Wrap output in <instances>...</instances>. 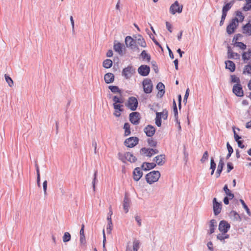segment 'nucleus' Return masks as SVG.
<instances>
[{
  "label": "nucleus",
  "instance_id": "f257e3e1",
  "mask_svg": "<svg viewBox=\"0 0 251 251\" xmlns=\"http://www.w3.org/2000/svg\"><path fill=\"white\" fill-rule=\"evenodd\" d=\"M160 176V173L158 171H153L146 176L147 182L150 184H152L158 181Z\"/></svg>",
  "mask_w": 251,
  "mask_h": 251
},
{
  "label": "nucleus",
  "instance_id": "f03ea898",
  "mask_svg": "<svg viewBox=\"0 0 251 251\" xmlns=\"http://www.w3.org/2000/svg\"><path fill=\"white\" fill-rule=\"evenodd\" d=\"M126 46L130 48L133 51H138L139 48L136 45V42L131 36H127L125 39Z\"/></svg>",
  "mask_w": 251,
  "mask_h": 251
},
{
  "label": "nucleus",
  "instance_id": "7ed1b4c3",
  "mask_svg": "<svg viewBox=\"0 0 251 251\" xmlns=\"http://www.w3.org/2000/svg\"><path fill=\"white\" fill-rule=\"evenodd\" d=\"M144 92L146 94H150L151 93L153 88V84L150 79H144L142 82Z\"/></svg>",
  "mask_w": 251,
  "mask_h": 251
},
{
  "label": "nucleus",
  "instance_id": "20e7f679",
  "mask_svg": "<svg viewBox=\"0 0 251 251\" xmlns=\"http://www.w3.org/2000/svg\"><path fill=\"white\" fill-rule=\"evenodd\" d=\"M159 152L158 150L156 149H150L143 148L140 150V153L142 155H145L148 157H151L155 154Z\"/></svg>",
  "mask_w": 251,
  "mask_h": 251
},
{
  "label": "nucleus",
  "instance_id": "39448f33",
  "mask_svg": "<svg viewBox=\"0 0 251 251\" xmlns=\"http://www.w3.org/2000/svg\"><path fill=\"white\" fill-rule=\"evenodd\" d=\"M239 21L238 19L235 17V18L233 19L226 27V32L228 34H231L234 32L235 29L236 28L238 25Z\"/></svg>",
  "mask_w": 251,
  "mask_h": 251
},
{
  "label": "nucleus",
  "instance_id": "423d86ee",
  "mask_svg": "<svg viewBox=\"0 0 251 251\" xmlns=\"http://www.w3.org/2000/svg\"><path fill=\"white\" fill-rule=\"evenodd\" d=\"M138 138L136 137H130L126 139L124 142V144L127 147L133 148L138 144Z\"/></svg>",
  "mask_w": 251,
  "mask_h": 251
},
{
  "label": "nucleus",
  "instance_id": "0eeeda50",
  "mask_svg": "<svg viewBox=\"0 0 251 251\" xmlns=\"http://www.w3.org/2000/svg\"><path fill=\"white\" fill-rule=\"evenodd\" d=\"M138 105L137 99L134 97H131L128 98L127 106L132 111H135Z\"/></svg>",
  "mask_w": 251,
  "mask_h": 251
},
{
  "label": "nucleus",
  "instance_id": "6e6552de",
  "mask_svg": "<svg viewBox=\"0 0 251 251\" xmlns=\"http://www.w3.org/2000/svg\"><path fill=\"white\" fill-rule=\"evenodd\" d=\"M230 227V224L225 220L220 221L218 229L221 232L226 233Z\"/></svg>",
  "mask_w": 251,
  "mask_h": 251
},
{
  "label": "nucleus",
  "instance_id": "1a4fd4ad",
  "mask_svg": "<svg viewBox=\"0 0 251 251\" xmlns=\"http://www.w3.org/2000/svg\"><path fill=\"white\" fill-rule=\"evenodd\" d=\"M134 73L135 69H134L131 66H128L127 67L123 69L122 72V75L126 79H128L131 77Z\"/></svg>",
  "mask_w": 251,
  "mask_h": 251
},
{
  "label": "nucleus",
  "instance_id": "9d476101",
  "mask_svg": "<svg viewBox=\"0 0 251 251\" xmlns=\"http://www.w3.org/2000/svg\"><path fill=\"white\" fill-rule=\"evenodd\" d=\"M129 121L133 125H137L139 124L140 120V113L137 112H133L129 114Z\"/></svg>",
  "mask_w": 251,
  "mask_h": 251
},
{
  "label": "nucleus",
  "instance_id": "9b49d317",
  "mask_svg": "<svg viewBox=\"0 0 251 251\" xmlns=\"http://www.w3.org/2000/svg\"><path fill=\"white\" fill-rule=\"evenodd\" d=\"M182 5H179L177 1H176L170 7V10L172 14L176 13H180L182 11Z\"/></svg>",
  "mask_w": 251,
  "mask_h": 251
},
{
  "label": "nucleus",
  "instance_id": "f8f14e48",
  "mask_svg": "<svg viewBox=\"0 0 251 251\" xmlns=\"http://www.w3.org/2000/svg\"><path fill=\"white\" fill-rule=\"evenodd\" d=\"M213 208L215 215H218L221 211L222 202H218L216 198H214L213 200Z\"/></svg>",
  "mask_w": 251,
  "mask_h": 251
},
{
  "label": "nucleus",
  "instance_id": "ddd939ff",
  "mask_svg": "<svg viewBox=\"0 0 251 251\" xmlns=\"http://www.w3.org/2000/svg\"><path fill=\"white\" fill-rule=\"evenodd\" d=\"M150 72V68L146 65H142L138 69V73L143 76H147Z\"/></svg>",
  "mask_w": 251,
  "mask_h": 251
},
{
  "label": "nucleus",
  "instance_id": "4468645a",
  "mask_svg": "<svg viewBox=\"0 0 251 251\" xmlns=\"http://www.w3.org/2000/svg\"><path fill=\"white\" fill-rule=\"evenodd\" d=\"M232 92L237 97H240L244 95L242 86L240 84H235L233 87Z\"/></svg>",
  "mask_w": 251,
  "mask_h": 251
},
{
  "label": "nucleus",
  "instance_id": "2eb2a0df",
  "mask_svg": "<svg viewBox=\"0 0 251 251\" xmlns=\"http://www.w3.org/2000/svg\"><path fill=\"white\" fill-rule=\"evenodd\" d=\"M217 226V223L216 220L212 219L209 223V229L207 231V234L210 235L213 233Z\"/></svg>",
  "mask_w": 251,
  "mask_h": 251
},
{
  "label": "nucleus",
  "instance_id": "dca6fc26",
  "mask_svg": "<svg viewBox=\"0 0 251 251\" xmlns=\"http://www.w3.org/2000/svg\"><path fill=\"white\" fill-rule=\"evenodd\" d=\"M146 135L148 137H152L155 133V129L151 125L147 126L144 129Z\"/></svg>",
  "mask_w": 251,
  "mask_h": 251
},
{
  "label": "nucleus",
  "instance_id": "f3484780",
  "mask_svg": "<svg viewBox=\"0 0 251 251\" xmlns=\"http://www.w3.org/2000/svg\"><path fill=\"white\" fill-rule=\"evenodd\" d=\"M133 179L135 181H137L139 180L143 176V172L139 167L136 168L133 172Z\"/></svg>",
  "mask_w": 251,
  "mask_h": 251
},
{
  "label": "nucleus",
  "instance_id": "a211bd4d",
  "mask_svg": "<svg viewBox=\"0 0 251 251\" xmlns=\"http://www.w3.org/2000/svg\"><path fill=\"white\" fill-rule=\"evenodd\" d=\"M153 161H155L158 165L162 166L165 162V155L164 154L157 155L154 158Z\"/></svg>",
  "mask_w": 251,
  "mask_h": 251
},
{
  "label": "nucleus",
  "instance_id": "6ab92c4d",
  "mask_svg": "<svg viewBox=\"0 0 251 251\" xmlns=\"http://www.w3.org/2000/svg\"><path fill=\"white\" fill-rule=\"evenodd\" d=\"M224 166V162L223 158H221L218 165V168L216 173V177L218 178L221 175V172L223 171V169Z\"/></svg>",
  "mask_w": 251,
  "mask_h": 251
},
{
  "label": "nucleus",
  "instance_id": "aec40b11",
  "mask_svg": "<svg viewBox=\"0 0 251 251\" xmlns=\"http://www.w3.org/2000/svg\"><path fill=\"white\" fill-rule=\"evenodd\" d=\"M229 216L231 220L233 221H240L241 220V218L239 214L234 210H232L230 212Z\"/></svg>",
  "mask_w": 251,
  "mask_h": 251
},
{
  "label": "nucleus",
  "instance_id": "412c9836",
  "mask_svg": "<svg viewBox=\"0 0 251 251\" xmlns=\"http://www.w3.org/2000/svg\"><path fill=\"white\" fill-rule=\"evenodd\" d=\"M243 33L249 36L251 35V21L243 26Z\"/></svg>",
  "mask_w": 251,
  "mask_h": 251
},
{
  "label": "nucleus",
  "instance_id": "4be33fe9",
  "mask_svg": "<svg viewBox=\"0 0 251 251\" xmlns=\"http://www.w3.org/2000/svg\"><path fill=\"white\" fill-rule=\"evenodd\" d=\"M104 79L107 84L112 83L114 80V75L112 73H107L104 76Z\"/></svg>",
  "mask_w": 251,
  "mask_h": 251
},
{
  "label": "nucleus",
  "instance_id": "5701e85b",
  "mask_svg": "<svg viewBox=\"0 0 251 251\" xmlns=\"http://www.w3.org/2000/svg\"><path fill=\"white\" fill-rule=\"evenodd\" d=\"M156 166V164L154 163L144 162L142 165V168L143 170L148 171L155 168Z\"/></svg>",
  "mask_w": 251,
  "mask_h": 251
},
{
  "label": "nucleus",
  "instance_id": "b1692460",
  "mask_svg": "<svg viewBox=\"0 0 251 251\" xmlns=\"http://www.w3.org/2000/svg\"><path fill=\"white\" fill-rule=\"evenodd\" d=\"M130 201V199L126 195L124 197V202H123V208L126 213H127L128 211V208L129 207Z\"/></svg>",
  "mask_w": 251,
  "mask_h": 251
},
{
  "label": "nucleus",
  "instance_id": "393cba45",
  "mask_svg": "<svg viewBox=\"0 0 251 251\" xmlns=\"http://www.w3.org/2000/svg\"><path fill=\"white\" fill-rule=\"evenodd\" d=\"M229 238V235L226 233L221 232L217 235V239L220 240L223 244L225 243V239Z\"/></svg>",
  "mask_w": 251,
  "mask_h": 251
},
{
  "label": "nucleus",
  "instance_id": "a878e982",
  "mask_svg": "<svg viewBox=\"0 0 251 251\" xmlns=\"http://www.w3.org/2000/svg\"><path fill=\"white\" fill-rule=\"evenodd\" d=\"M226 68L228 69L230 72H233L235 69V65L233 62L230 60L225 61Z\"/></svg>",
  "mask_w": 251,
  "mask_h": 251
},
{
  "label": "nucleus",
  "instance_id": "bb28decb",
  "mask_svg": "<svg viewBox=\"0 0 251 251\" xmlns=\"http://www.w3.org/2000/svg\"><path fill=\"white\" fill-rule=\"evenodd\" d=\"M136 43H137L139 45H140L141 47H143V48H145L146 47V42L144 40V39L143 38V37L140 35H138L136 37Z\"/></svg>",
  "mask_w": 251,
  "mask_h": 251
},
{
  "label": "nucleus",
  "instance_id": "cd10ccee",
  "mask_svg": "<svg viewBox=\"0 0 251 251\" xmlns=\"http://www.w3.org/2000/svg\"><path fill=\"white\" fill-rule=\"evenodd\" d=\"M251 58V50L249 49L247 51L244 52L242 54V59L244 63H247V61Z\"/></svg>",
  "mask_w": 251,
  "mask_h": 251
},
{
  "label": "nucleus",
  "instance_id": "c85d7f7f",
  "mask_svg": "<svg viewBox=\"0 0 251 251\" xmlns=\"http://www.w3.org/2000/svg\"><path fill=\"white\" fill-rule=\"evenodd\" d=\"M156 88L159 90L158 94L162 97L165 93V86L162 82H159L156 86Z\"/></svg>",
  "mask_w": 251,
  "mask_h": 251
},
{
  "label": "nucleus",
  "instance_id": "c756f323",
  "mask_svg": "<svg viewBox=\"0 0 251 251\" xmlns=\"http://www.w3.org/2000/svg\"><path fill=\"white\" fill-rule=\"evenodd\" d=\"M109 89L111 90V91L114 93V94H119L121 96L122 95V91L121 89H119V88L117 86H113V85H109L108 86Z\"/></svg>",
  "mask_w": 251,
  "mask_h": 251
},
{
  "label": "nucleus",
  "instance_id": "7c9ffc66",
  "mask_svg": "<svg viewBox=\"0 0 251 251\" xmlns=\"http://www.w3.org/2000/svg\"><path fill=\"white\" fill-rule=\"evenodd\" d=\"M126 160H128L131 163H134L137 160V158L132 153L127 152H126Z\"/></svg>",
  "mask_w": 251,
  "mask_h": 251
},
{
  "label": "nucleus",
  "instance_id": "2f4dec72",
  "mask_svg": "<svg viewBox=\"0 0 251 251\" xmlns=\"http://www.w3.org/2000/svg\"><path fill=\"white\" fill-rule=\"evenodd\" d=\"M123 45L120 43L115 44L114 45V50L115 51L118 52L120 54H123Z\"/></svg>",
  "mask_w": 251,
  "mask_h": 251
},
{
  "label": "nucleus",
  "instance_id": "473e14b6",
  "mask_svg": "<svg viewBox=\"0 0 251 251\" xmlns=\"http://www.w3.org/2000/svg\"><path fill=\"white\" fill-rule=\"evenodd\" d=\"M223 190L226 195V197H228L230 200L234 198V194L232 193H231V192L228 189L227 185L226 184L224 186L223 188Z\"/></svg>",
  "mask_w": 251,
  "mask_h": 251
},
{
  "label": "nucleus",
  "instance_id": "72a5a7b5",
  "mask_svg": "<svg viewBox=\"0 0 251 251\" xmlns=\"http://www.w3.org/2000/svg\"><path fill=\"white\" fill-rule=\"evenodd\" d=\"M243 73L245 75H251V61L249 64L244 66Z\"/></svg>",
  "mask_w": 251,
  "mask_h": 251
},
{
  "label": "nucleus",
  "instance_id": "f704fd0d",
  "mask_svg": "<svg viewBox=\"0 0 251 251\" xmlns=\"http://www.w3.org/2000/svg\"><path fill=\"white\" fill-rule=\"evenodd\" d=\"M113 101H114V103H122L124 102L123 99L122 98V96H114L113 97Z\"/></svg>",
  "mask_w": 251,
  "mask_h": 251
},
{
  "label": "nucleus",
  "instance_id": "c9c22d12",
  "mask_svg": "<svg viewBox=\"0 0 251 251\" xmlns=\"http://www.w3.org/2000/svg\"><path fill=\"white\" fill-rule=\"evenodd\" d=\"M232 4V2L227 3L223 7L222 16L226 15L227 11L231 8Z\"/></svg>",
  "mask_w": 251,
  "mask_h": 251
},
{
  "label": "nucleus",
  "instance_id": "e433bc0d",
  "mask_svg": "<svg viewBox=\"0 0 251 251\" xmlns=\"http://www.w3.org/2000/svg\"><path fill=\"white\" fill-rule=\"evenodd\" d=\"M125 136H127L130 134V125L128 123L124 124Z\"/></svg>",
  "mask_w": 251,
  "mask_h": 251
},
{
  "label": "nucleus",
  "instance_id": "4c0bfd02",
  "mask_svg": "<svg viewBox=\"0 0 251 251\" xmlns=\"http://www.w3.org/2000/svg\"><path fill=\"white\" fill-rule=\"evenodd\" d=\"M112 64L111 60L107 59L103 62V67L106 69L110 68L112 66Z\"/></svg>",
  "mask_w": 251,
  "mask_h": 251
},
{
  "label": "nucleus",
  "instance_id": "58836bf2",
  "mask_svg": "<svg viewBox=\"0 0 251 251\" xmlns=\"http://www.w3.org/2000/svg\"><path fill=\"white\" fill-rule=\"evenodd\" d=\"M141 56L143 59H146L148 62L151 60V56L148 54L146 50H144L141 53Z\"/></svg>",
  "mask_w": 251,
  "mask_h": 251
},
{
  "label": "nucleus",
  "instance_id": "ea45409f",
  "mask_svg": "<svg viewBox=\"0 0 251 251\" xmlns=\"http://www.w3.org/2000/svg\"><path fill=\"white\" fill-rule=\"evenodd\" d=\"M251 9V0H246V4L243 7L244 11H247Z\"/></svg>",
  "mask_w": 251,
  "mask_h": 251
},
{
  "label": "nucleus",
  "instance_id": "a19ab883",
  "mask_svg": "<svg viewBox=\"0 0 251 251\" xmlns=\"http://www.w3.org/2000/svg\"><path fill=\"white\" fill-rule=\"evenodd\" d=\"M140 242L139 240L135 239L133 242V251H138L139 249Z\"/></svg>",
  "mask_w": 251,
  "mask_h": 251
},
{
  "label": "nucleus",
  "instance_id": "79ce46f5",
  "mask_svg": "<svg viewBox=\"0 0 251 251\" xmlns=\"http://www.w3.org/2000/svg\"><path fill=\"white\" fill-rule=\"evenodd\" d=\"M234 45V46L239 47L240 49L243 50H245L247 47L245 44L241 42H235Z\"/></svg>",
  "mask_w": 251,
  "mask_h": 251
},
{
  "label": "nucleus",
  "instance_id": "37998d69",
  "mask_svg": "<svg viewBox=\"0 0 251 251\" xmlns=\"http://www.w3.org/2000/svg\"><path fill=\"white\" fill-rule=\"evenodd\" d=\"M71 234L69 232H66L64 233L63 236V241L65 243L68 242L71 240Z\"/></svg>",
  "mask_w": 251,
  "mask_h": 251
},
{
  "label": "nucleus",
  "instance_id": "c03bdc74",
  "mask_svg": "<svg viewBox=\"0 0 251 251\" xmlns=\"http://www.w3.org/2000/svg\"><path fill=\"white\" fill-rule=\"evenodd\" d=\"M5 79L6 82L8 83L10 87H12L13 85V81L12 78L7 75H4Z\"/></svg>",
  "mask_w": 251,
  "mask_h": 251
},
{
  "label": "nucleus",
  "instance_id": "a18cd8bd",
  "mask_svg": "<svg viewBox=\"0 0 251 251\" xmlns=\"http://www.w3.org/2000/svg\"><path fill=\"white\" fill-rule=\"evenodd\" d=\"M97 173H98L97 171H95L94 174V178H93V181L92 182V185H93V190L94 191H95V188H96V183L98 181V180L97 179Z\"/></svg>",
  "mask_w": 251,
  "mask_h": 251
},
{
  "label": "nucleus",
  "instance_id": "49530a36",
  "mask_svg": "<svg viewBox=\"0 0 251 251\" xmlns=\"http://www.w3.org/2000/svg\"><path fill=\"white\" fill-rule=\"evenodd\" d=\"M148 143L150 147H155L157 145L156 141L153 140L152 138H149L147 140Z\"/></svg>",
  "mask_w": 251,
  "mask_h": 251
},
{
  "label": "nucleus",
  "instance_id": "de8ad7c7",
  "mask_svg": "<svg viewBox=\"0 0 251 251\" xmlns=\"http://www.w3.org/2000/svg\"><path fill=\"white\" fill-rule=\"evenodd\" d=\"M240 202L241 203L243 207L244 208V209H245V210L246 211L247 214L249 215H251V212H250V209L249 208H248V206L246 205V204L245 203V202H244V201L242 200V199H240Z\"/></svg>",
  "mask_w": 251,
  "mask_h": 251
},
{
  "label": "nucleus",
  "instance_id": "09e8293b",
  "mask_svg": "<svg viewBox=\"0 0 251 251\" xmlns=\"http://www.w3.org/2000/svg\"><path fill=\"white\" fill-rule=\"evenodd\" d=\"M231 80V82L233 83H237V84H240V78L235 75H230Z\"/></svg>",
  "mask_w": 251,
  "mask_h": 251
},
{
  "label": "nucleus",
  "instance_id": "8fccbe9b",
  "mask_svg": "<svg viewBox=\"0 0 251 251\" xmlns=\"http://www.w3.org/2000/svg\"><path fill=\"white\" fill-rule=\"evenodd\" d=\"M113 106L115 110L119 111L120 112L123 111V109L122 108L123 107V105H121L120 104H116V103H113Z\"/></svg>",
  "mask_w": 251,
  "mask_h": 251
},
{
  "label": "nucleus",
  "instance_id": "3c124183",
  "mask_svg": "<svg viewBox=\"0 0 251 251\" xmlns=\"http://www.w3.org/2000/svg\"><path fill=\"white\" fill-rule=\"evenodd\" d=\"M118 158L123 162H126V153L123 154L121 152H119L118 154Z\"/></svg>",
  "mask_w": 251,
  "mask_h": 251
},
{
  "label": "nucleus",
  "instance_id": "603ef678",
  "mask_svg": "<svg viewBox=\"0 0 251 251\" xmlns=\"http://www.w3.org/2000/svg\"><path fill=\"white\" fill-rule=\"evenodd\" d=\"M208 152L207 151H205L202 155V158L201 159V162L202 163H203L205 162V161L208 159Z\"/></svg>",
  "mask_w": 251,
  "mask_h": 251
},
{
  "label": "nucleus",
  "instance_id": "864d4df0",
  "mask_svg": "<svg viewBox=\"0 0 251 251\" xmlns=\"http://www.w3.org/2000/svg\"><path fill=\"white\" fill-rule=\"evenodd\" d=\"M228 58L230 59L240 60V55L237 53L234 52L231 55L229 56Z\"/></svg>",
  "mask_w": 251,
  "mask_h": 251
},
{
  "label": "nucleus",
  "instance_id": "5fc2aeb1",
  "mask_svg": "<svg viewBox=\"0 0 251 251\" xmlns=\"http://www.w3.org/2000/svg\"><path fill=\"white\" fill-rule=\"evenodd\" d=\"M216 167V164L214 161L213 157H211L210 159V169L212 171H215Z\"/></svg>",
  "mask_w": 251,
  "mask_h": 251
},
{
  "label": "nucleus",
  "instance_id": "6e6d98bb",
  "mask_svg": "<svg viewBox=\"0 0 251 251\" xmlns=\"http://www.w3.org/2000/svg\"><path fill=\"white\" fill-rule=\"evenodd\" d=\"M161 113V116L164 120H166L168 117V111L165 109Z\"/></svg>",
  "mask_w": 251,
  "mask_h": 251
},
{
  "label": "nucleus",
  "instance_id": "4d7b16f0",
  "mask_svg": "<svg viewBox=\"0 0 251 251\" xmlns=\"http://www.w3.org/2000/svg\"><path fill=\"white\" fill-rule=\"evenodd\" d=\"M112 222L110 221V222H108V224H107V227H106V231H107V233L108 234H110L111 233V231L112 230Z\"/></svg>",
  "mask_w": 251,
  "mask_h": 251
},
{
  "label": "nucleus",
  "instance_id": "13d9d810",
  "mask_svg": "<svg viewBox=\"0 0 251 251\" xmlns=\"http://www.w3.org/2000/svg\"><path fill=\"white\" fill-rule=\"evenodd\" d=\"M189 88H187L185 94L184 95V99H183V102L185 104H186L187 103V99L189 96Z\"/></svg>",
  "mask_w": 251,
  "mask_h": 251
},
{
  "label": "nucleus",
  "instance_id": "bf43d9fd",
  "mask_svg": "<svg viewBox=\"0 0 251 251\" xmlns=\"http://www.w3.org/2000/svg\"><path fill=\"white\" fill-rule=\"evenodd\" d=\"M227 173H228L231 170L233 169V166L231 162H228L227 163Z\"/></svg>",
  "mask_w": 251,
  "mask_h": 251
},
{
  "label": "nucleus",
  "instance_id": "052dcab7",
  "mask_svg": "<svg viewBox=\"0 0 251 251\" xmlns=\"http://www.w3.org/2000/svg\"><path fill=\"white\" fill-rule=\"evenodd\" d=\"M242 38V35L241 34H237L233 37L232 42H234V41L237 42V40H240Z\"/></svg>",
  "mask_w": 251,
  "mask_h": 251
},
{
  "label": "nucleus",
  "instance_id": "680f3d73",
  "mask_svg": "<svg viewBox=\"0 0 251 251\" xmlns=\"http://www.w3.org/2000/svg\"><path fill=\"white\" fill-rule=\"evenodd\" d=\"M80 242L81 246H84L86 244V239L85 235L80 236Z\"/></svg>",
  "mask_w": 251,
  "mask_h": 251
},
{
  "label": "nucleus",
  "instance_id": "e2e57ef3",
  "mask_svg": "<svg viewBox=\"0 0 251 251\" xmlns=\"http://www.w3.org/2000/svg\"><path fill=\"white\" fill-rule=\"evenodd\" d=\"M47 184L48 182L47 180H45L43 183V190L45 195H46L47 194Z\"/></svg>",
  "mask_w": 251,
  "mask_h": 251
},
{
  "label": "nucleus",
  "instance_id": "0e129e2a",
  "mask_svg": "<svg viewBox=\"0 0 251 251\" xmlns=\"http://www.w3.org/2000/svg\"><path fill=\"white\" fill-rule=\"evenodd\" d=\"M173 111L174 112L175 121H176V122H177L178 117V111H177V107L174 108Z\"/></svg>",
  "mask_w": 251,
  "mask_h": 251
},
{
  "label": "nucleus",
  "instance_id": "69168bd1",
  "mask_svg": "<svg viewBox=\"0 0 251 251\" xmlns=\"http://www.w3.org/2000/svg\"><path fill=\"white\" fill-rule=\"evenodd\" d=\"M151 64L152 65V68L154 71L155 73L157 74L158 73V68L157 65L155 64V62H152Z\"/></svg>",
  "mask_w": 251,
  "mask_h": 251
},
{
  "label": "nucleus",
  "instance_id": "338daca9",
  "mask_svg": "<svg viewBox=\"0 0 251 251\" xmlns=\"http://www.w3.org/2000/svg\"><path fill=\"white\" fill-rule=\"evenodd\" d=\"M233 132L235 140L237 142L238 141H240V139L241 138V137L236 133L234 130H233Z\"/></svg>",
  "mask_w": 251,
  "mask_h": 251
},
{
  "label": "nucleus",
  "instance_id": "774afa93",
  "mask_svg": "<svg viewBox=\"0 0 251 251\" xmlns=\"http://www.w3.org/2000/svg\"><path fill=\"white\" fill-rule=\"evenodd\" d=\"M135 219L136 221L137 222V224L139 226H141V218L138 216H136L135 217Z\"/></svg>",
  "mask_w": 251,
  "mask_h": 251
}]
</instances>
